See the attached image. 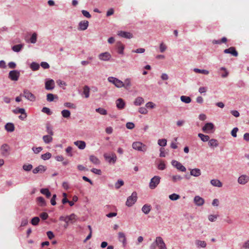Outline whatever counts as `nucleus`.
<instances>
[{
	"label": "nucleus",
	"instance_id": "f257e3e1",
	"mask_svg": "<svg viewBox=\"0 0 249 249\" xmlns=\"http://www.w3.org/2000/svg\"><path fill=\"white\" fill-rule=\"evenodd\" d=\"M132 146L134 149L139 151L145 152L147 149V146L140 142H134Z\"/></svg>",
	"mask_w": 249,
	"mask_h": 249
},
{
	"label": "nucleus",
	"instance_id": "f03ea898",
	"mask_svg": "<svg viewBox=\"0 0 249 249\" xmlns=\"http://www.w3.org/2000/svg\"><path fill=\"white\" fill-rule=\"evenodd\" d=\"M108 81L110 83L113 84L118 88H122L124 85V82L121 80L113 77H109L108 78Z\"/></svg>",
	"mask_w": 249,
	"mask_h": 249
},
{
	"label": "nucleus",
	"instance_id": "7ed1b4c3",
	"mask_svg": "<svg viewBox=\"0 0 249 249\" xmlns=\"http://www.w3.org/2000/svg\"><path fill=\"white\" fill-rule=\"evenodd\" d=\"M137 193L134 192L131 196H129L126 201V205L128 207L132 206L137 201Z\"/></svg>",
	"mask_w": 249,
	"mask_h": 249
},
{
	"label": "nucleus",
	"instance_id": "20e7f679",
	"mask_svg": "<svg viewBox=\"0 0 249 249\" xmlns=\"http://www.w3.org/2000/svg\"><path fill=\"white\" fill-rule=\"evenodd\" d=\"M160 178L159 176H155L152 178L149 183V188L151 189H155L160 183Z\"/></svg>",
	"mask_w": 249,
	"mask_h": 249
},
{
	"label": "nucleus",
	"instance_id": "39448f33",
	"mask_svg": "<svg viewBox=\"0 0 249 249\" xmlns=\"http://www.w3.org/2000/svg\"><path fill=\"white\" fill-rule=\"evenodd\" d=\"M154 243L159 249H167L163 239L160 236L156 237Z\"/></svg>",
	"mask_w": 249,
	"mask_h": 249
},
{
	"label": "nucleus",
	"instance_id": "423d86ee",
	"mask_svg": "<svg viewBox=\"0 0 249 249\" xmlns=\"http://www.w3.org/2000/svg\"><path fill=\"white\" fill-rule=\"evenodd\" d=\"M104 157L105 160L107 161L109 163H114L117 160V157L115 153H111L110 154L105 153L104 154Z\"/></svg>",
	"mask_w": 249,
	"mask_h": 249
},
{
	"label": "nucleus",
	"instance_id": "0eeeda50",
	"mask_svg": "<svg viewBox=\"0 0 249 249\" xmlns=\"http://www.w3.org/2000/svg\"><path fill=\"white\" fill-rule=\"evenodd\" d=\"M20 76V72L17 70L11 71L9 73L8 77L12 81H17Z\"/></svg>",
	"mask_w": 249,
	"mask_h": 249
},
{
	"label": "nucleus",
	"instance_id": "6e6552de",
	"mask_svg": "<svg viewBox=\"0 0 249 249\" xmlns=\"http://www.w3.org/2000/svg\"><path fill=\"white\" fill-rule=\"evenodd\" d=\"M214 129V125L212 123H207L202 127L203 132L207 133H210L213 132Z\"/></svg>",
	"mask_w": 249,
	"mask_h": 249
},
{
	"label": "nucleus",
	"instance_id": "1a4fd4ad",
	"mask_svg": "<svg viewBox=\"0 0 249 249\" xmlns=\"http://www.w3.org/2000/svg\"><path fill=\"white\" fill-rule=\"evenodd\" d=\"M23 96L30 101L33 102L36 100V96L28 89L24 90Z\"/></svg>",
	"mask_w": 249,
	"mask_h": 249
},
{
	"label": "nucleus",
	"instance_id": "9d476101",
	"mask_svg": "<svg viewBox=\"0 0 249 249\" xmlns=\"http://www.w3.org/2000/svg\"><path fill=\"white\" fill-rule=\"evenodd\" d=\"M172 164L173 166L175 167L177 169L180 171L185 172L186 170V168L178 161L175 160H173L172 161Z\"/></svg>",
	"mask_w": 249,
	"mask_h": 249
},
{
	"label": "nucleus",
	"instance_id": "9b49d317",
	"mask_svg": "<svg viewBox=\"0 0 249 249\" xmlns=\"http://www.w3.org/2000/svg\"><path fill=\"white\" fill-rule=\"evenodd\" d=\"M249 181V176L246 175H242L238 178V182L242 185H244Z\"/></svg>",
	"mask_w": 249,
	"mask_h": 249
},
{
	"label": "nucleus",
	"instance_id": "f8f14e48",
	"mask_svg": "<svg viewBox=\"0 0 249 249\" xmlns=\"http://www.w3.org/2000/svg\"><path fill=\"white\" fill-rule=\"evenodd\" d=\"M117 35L121 37L125 38L130 39L133 37V35L128 32L120 31L118 32Z\"/></svg>",
	"mask_w": 249,
	"mask_h": 249
},
{
	"label": "nucleus",
	"instance_id": "ddd939ff",
	"mask_svg": "<svg viewBox=\"0 0 249 249\" xmlns=\"http://www.w3.org/2000/svg\"><path fill=\"white\" fill-rule=\"evenodd\" d=\"M89 26V22L87 20L81 21L79 22L78 29L80 31L86 30Z\"/></svg>",
	"mask_w": 249,
	"mask_h": 249
},
{
	"label": "nucleus",
	"instance_id": "4468645a",
	"mask_svg": "<svg viewBox=\"0 0 249 249\" xmlns=\"http://www.w3.org/2000/svg\"><path fill=\"white\" fill-rule=\"evenodd\" d=\"M224 53H230L234 56H237L238 54V52L233 47H231L228 49L224 50Z\"/></svg>",
	"mask_w": 249,
	"mask_h": 249
},
{
	"label": "nucleus",
	"instance_id": "2eb2a0df",
	"mask_svg": "<svg viewBox=\"0 0 249 249\" xmlns=\"http://www.w3.org/2000/svg\"><path fill=\"white\" fill-rule=\"evenodd\" d=\"M98 57L101 60L108 61L110 59L111 56L109 53L105 52L104 53H100Z\"/></svg>",
	"mask_w": 249,
	"mask_h": 249
},
{
	"label": "nucleus",
	"instance_id": "dca6fc26",
	"mask_svg": "<svg viewBox=\"0 0 249 249\" xmlns=\"http://www.w3.org/2000/svg\"><path fill=\"white\" fill-rule=\"evenodd\" d=\"M46 169L47 168L46 166L40 165L33 170V173L34 174L43 173L46 170Z\"/></svg>",
	"mask_w": 249,
	"mask_h": 249
},
{
	"label": "nucleus",
	"instance_id": "f3484780",
	"mask_svg": "<svg viewBox=\"0 0 249 249\" xmlns=\"http://www.w3.org/2000/svg\"><path fill=\"white\" fill-rule=\"evenodd\" d=\"M54 88V82L53 80H49L45 83V89L47 90H52Z\"/></svg>",
	"mask_w": 249,
	"mask_h": 249
},
{
	"label": "nucleus",
	"instance_id": "a211bd4d",
	"mask_svg": "<svg viewBox=\"0 0 249 249\" xmlns=\"http://www.w3.org/2000/svg\"><path fill=\"white\" fill-rule=\"evenodd\" d=\"M118 239L120 242H121L124 247L126 244V239L125 237V234L122 232H119L118 233Z\"/></svg>",
	"mask_w": 249,
	"mask_h": 249
},
{
	"label": "nucleus",
	"instance_id": "6ab92c4d",
	"mask_svg": "<svg viewBox=\"0 0 249 249\" xmlns=\"http://www.w3.org/2000/svg\"><path fill=\"white\" fill-rule=\"evenodd\" d=\"M1 153L3 156H7L9 154V151L10 150V147L7 144H3L1 146Z\"/></svg>",
	"mask_w": 249,
	"mask_h": 249
},
{
	"label": "nucleus",
	"instance_id": "aec40b11",
	"mask_svg": "<svg viewBox=\"0 0 249 249\" xmlns=\"http://www.w3.org/2000/svg\"><path fill=\"white\" fill-rule=\"evenodd\" d=\"M194 202L197 206H200L204 203V200L199 196H196L194 198Z\"/></svg>",
	"mask_w": 249,
	"mask_h": 249
},
{
	"label": "nucleus",
	"instance_id": "412c9836",
	"mask_svg": "<svg viewBox=\"0 0 249 249\" xmlns=\"http://www.w3.org/2000/svg\"><path fill=\"white\" fill-rule=\"evenodd\" d=\"M116 103V106L118 108L122 109L124 107L125 103L122 98H119L118 100H117Z\"/></svg>",
	"mask_w": 249,
	"mask_h": 249
},
{
	"label": "nucleus",
	"instance_id": "4be33fe9",
	"mask_svg": "<svg viewBox=\"0 0 249 249\" xmlns=\"http://www.w3.org/2000/svg\"><path fill=\"white\" fill-rule=\"evenodd\" d=\"M74 144L80 149H84L86 147V142L84 141H77L74 142Z\"/></svg>",
	"mask_w": 249,
	"mask_h": 249
},
{
	"label": "nucleus",
	"instance_id": "5701e85b",
	"mask_svg": "<svg viewBox=\"0 0 249 249\" xmlns=\"http://www.w3.org/2000/svg\"><path fill=\"white\" fill-rule=\"evenodd\" d=\"M190 174L191 176L197 177L201 175V171L199 169L195 168L191 171Z\"/></svg>",
	"mask_w": 249,
	"mask_h": 249
},
{
	"label": "nucleus",
	"instance_id": "b1692460",
	"mask_svg": "<svg viewBox=\"0 0 249 249\" xmlns=\"http://www.w3.org/2000/svg\"><path fill=\"white\" fill-rule=\"evenodd\" d=\"M118 53L120 54L124 53V46L121 42H118L116 44Z\"/></svg>",
	"mask_w": 249,
	"mask_h": 249
},
{
	"label": "nucleus",
	"instance_id": "393cba45",
	"mask_svg": "<svg viewBox=\"0 0 249 249\" xmlns=\"http://www.w3.org/2000/svg\"><path fill=\"white\" fill-rule=\"evenodd\" d=\"M5 128L8 132H13L15 130V126L12 123H7L5 125Z\"/></svg>",
	"mask_w": 249,
	"mask_h": 249
},
{
	"label": "nucleus",
	"instance_id": "a878e982",
	"mask_svg": "<svg viewBox=\"0 0 249 249\" xmlns=\"http://www.w3.org/2000/svg\"><path fill=\"white\" fill-rule=\"evenodd\" d=\"M208 144L210 147H216L218 145V142L217 140L212 139L209 141Z\"/></svg>",
	"mask_w": 249,
	"mask_h": 249
},
{
	"label": "nucleus",
	"instance_id": "bb28decb",
	"mask_svg": "<svg viewBox=\"0 0 249 249\" xmlns=\"http://www.w3.org/2000/svg\"><path fill=\"white\" fill-rule=\"evenodd\" d=\"M89 160L94 164H99L100 163V160L96 157L93 155L89 156Z\"/></svg>",
	"mask_w": 249,
	"mask_h": 249
},
{
	"label": "nucleus",
	"instance_id": "cd10ccee",
	"mask_svg": "<svg viewBox=\"0 0 249 249\" xmlns=\"http://www.w3.org/2000/svg\"><path fill=\"white\" fill-rule=\"evenodd\" d=\"M144 102V100L143 98L141 97H138L136 98L134 103L136 106H140L141 105L143 104Z\"/></svg>",
	"mask_w": 249,
	"mask_h": 249
},
{
	"label": "nucleus",
	"instance_id": "c85d7f7f",
	"mask_svg": "<svg viewBox=\"0 0 249 249\" xmlns=\"http://www.w3.org/2000/svg\"><path fill=\"white\" fill-rule=\"evenodd\" d=\"M211 183L214 186L220 187L222 186V184L220 181V180L216 179H213L211 180Z\"/></svg>",
	"mask_w": 249,
	"mask_h": 249
},
{
	"label": "nucleus",
	"instance_id": "c756f323",
	"mask_svg": "<svg viewBox=\"0 0 249 249\" xmlns=\"http://www.w3.org/2000/svg\"><path fill=\"white\" fill-rule=\"evenodd\" d=\"M142 210L145 214H148L151 210L150 205L145 204L142 207Z\"/></svg>",
	"mask_w": 249,
	"mask_h": 249
},
{
	"label": "nucleus",
	"instance_id": "7c9ffc66",
	"mask_svg": "<svg viewBox=\"0 0 249 249\" xmlns=\"http://www.w3.org/2000/svg\"><path fill=\"white\" fill-rule=\"evenodd\" d=\"M124 85L123 87L126 89H129L131 86V79L128 78L125 79Z\"/></svg>",
	"mask_w": 249,
	"mask_h": 249
},
{
	"label": "nucleus",
	"instance_id": "2f4dec72",
	"mask_svg": "<svg viewBox=\"0 0 249 249\" xmlns=\"http://www.w3.org/2000/svg\"><path fill=\"white\" fill-rule=\"evenodd\" d=\"M44 142L46 143H49L52 142L53 138L51 135H44L43 138Z\"/></svg>",
	"mask_w": 249,
	"mask_h": 249
},
{
	"label": "nucleus",
	"instance_id": "473e14b6",
	"mask_svg": "<svg viewBox=\"0 0 249 249\" xmlns=\"http://www.w3.org/2000/svg\"><path fill=\"white\" fill-rule=\"evenodd\" d=\"M90 89L88 86H85L83 88V94L86 98L89 97Z\"/></svg>",
	"mask_w": 249,
	"mask_h": 249
},
{
	"label": "nucleus",
	"instance_id": "72a5a7b5",
	"mask_svg": "<svg viewBox=\"0 0 249 249\" xmlns=\"http://www.w3.org/2000/svg\"><path fill=\"white\" fill-rule=\"evenodd\" d=\"M180 100L182 102L186 104L190 103L191 102V98L190 97L184 95L180 97Z\"/></svg>",
	"mask_w": 249,
	"mask_h": 249
},
{
	"label": "nucleus",
	"instance_id": "f704fd0d",
	"mask_svg": "<svg viewBox=\"0 0 249 249\" xmlns=\"http://www.w3.org/2000/svg\"><path fill=\"white\" fill-rule=\"evenodd\" d=\"M198 136L200 138L201 141L204 142L209 141L210 139V137L208 135H205L201 133H199Z\"/></svg>",
	"mask_w": 249,
	"mask_h": 249
},
{
	"label": "nucleus",
	"instance_id": "c9c22d12",
	"mask_svg": "<svg viewBox=\"0 0 249 249\" xmlns=\"http://www.w3.org/2000/svg\"><path fill=\"white\" fill-rule=\"evenodd\" d=\"M194 71L196 73H202L205 75H208L209 73V71L206 70H200L197 68L194 69Z\"/></svg>",
	"mask_w": 249,
	"mask_h": 249
},
{
	"label": "nucleus",
	"instance_id": "e433bc0d",
	"mask_svg": "<svg viewBox=\"0 0 249 249\" xmlns=\"http://www.w3.org/2000/svg\"><path fill=\"white\" fill-rule=\"evenodd\" d=\"M196 244L198 247L205 248L206 246V243L204 241L196 240Z\"/></svg>",
	"mask_w": 249,
	"mask_h": 249
},
{
	"label": "nucleus",
	"instance_id": "4c0bfd02",
	"mask_svg": "<svg viewBox=\"0 0 249 249\" xmlns=\"http://www.w3.org/2000/svg\"><path fill=\"white\" fill-rule=\"evenodd\" d=\"M41 193L42 194L45 195L47 198H49L51 196V193L50 192L49 190L48 189H41L40 190Z\"/></svg>",
	"mask_w": 249,
	"mask_h": 249
},
{
	"label": "nucleus",
	"instance_id": "58836bf2",
	"mask_svg": "<svg viewBox=\"0 0 249 249\" xmlns=\"http://www.w3.org/2000/svg\"><path fill=\"white\" fill-rule=\"evenodd\" d=\"M76 215L74 213H72L70 215L66 216V219L68 220V223L69 221H72L73 220L75 221L76 220Z\"/></svg>",
	"mask_w": 249,
	"mask_h": 249
},
{
	"label": "nucleus",
	"instance_id": "ea45409f",
	"mask_svg": "<svg viewBox=\"0 0 249 249\" xmlns=\"http://www.w3.org/2000/svg\"><path fill=\"white\" fill-rule=\"evenodd\" d=\"M61 114L63 117L68 118L70 117L71 112L68 110L64 109L61 111Z\"/></svg>",
	"mask_w": 249,
	"mask_h": 249
},
{
	"label": "nucleus",
	"instance_id": "a19ab883",
	"mask_svg": "<svg viewBox=\"0 0 249 249\" xmlns=\"http://www.w3.org/2000/svg\"><path fill=\"white\" fill-rule=\"evenodd\" d=\"M57 98V96L56 95H54L52 93H48L47 95V100L48 102H52L53 101L54 98Z\"/></svg>",
	"mask_w": 249,
	"mask_h": 249
},
{
	"label": "nucleus",
	"instance_id": "79ce46f5",
	"mask_svg": "<svg viewBox=\"0 0 249 249\" xmlns=\"http://www.w3.org/2000/svg\"><path fill=\"white\" fill-rule=\"evenodd\" d=\"M160 162L158 165V168L160 170H163L166 168V165L163 161L160 160Z\"/></svg>",
	"mask_w": 249,
	"mask_h": 249
},
{
	"label": "nucleus",
	"instance_id": "37998d69",
	"mask_svg": "<svg viewBox=\"0 0 249 249\" xmlns=\"http://www.w3.org/2000/svg\"><path fill=\"white\" fill-rule=\"evenodd\" d=\"M23 47V45L22 44H18L16 45H14L12 47V50L13 51L16 52H19L21 48Z\"/></svg>",
	"mask_w": 249,
	"mask_h": 249
},
{
	"label": "nucleus",
	"instance_id": "c03bdc74",
	"mask_svg": "<svg viewBox=\"0 0 249 249\" xmlns=\"http://www.w3.org/2000/svg\"><path fill=\"white\" fill-rule=\"evenodd\" d=\"M13 112L15 114L20 113L21 114H24L25 112V110L24 108H16L13 110Z\"/></svg>",
	"mask_w": 249,
	"mask_h": 249
},
{
	"label": "nucleus",
	"instance_id": "a18cd8bd",
	"mask_svg": "<svg viewBox=\"0 0 249 249\" xmlns=\"http://www.w3.org/2000/svg\"><path fill=\"white\" fill-rule=\"evenodd\" d=\"M30 68L33 71H36L38 70L39 68V65L38 64L36 63V62H33L31 63L30 65Z\"/></svg>",
	"mask_w": 249,
	"mask_h": 249
},
{
	"label": "nucleus",
	"instance_id": "49530a36",
	"mask_svg": "<svg viewBox=\"0 0 249 249\" xmlns=\"http://www.w3.org/2000/svg\"><path fill=\"white\" fill-rule=\"evenodd\" d=\"M39 221L40 219L38 217H34L31 220V224L34 226H36L38 225Z\"/></svg>",
	"mask_w": 249,
	"mask_h": 249
},
{
	"label": "nucleus",
	"instance_id": "de8ad7c7",
	"mask_svg": "<svg viewBox=\"0 0 249 249\" xmlns=\"http://www.w3.org/2000/svg\"><path fill=\"white\" fill-rule=\"evenodd\" d=\"M37 201L38 203L41 206H45L46 204L45 200H44V198L40 196V197H37Z\"/></svg>",
	"mask_w": 249,
	"mask_h": 249
},
{
	"label": "nucleus",
	"instance_id": "09e8293b",
	"mask_svg": "<svg viewBox=\"0 0 249 249\" xmlns=\"http://www.w3.org/2000/svg\"><path fill=\"white\" fill-rule=\"evenodd\" d=\"M169 198L172 200H177L178 199L180 196L179 195L176 194H173L172 195H169Z\"/></svg>",
	"mask_w": 249,
	"mask_h": 249
},
{
	"label": "nucleus",
	"instance_id": "8fccbe9b",
	"mask_svg": "<svg viewBox=\"0 0 249 249\" xmlns=\"http://www.w3.org/2000/svg\"><path fill=\"white\" fill-rule=\"evenodd\" d=\"M96 111L99 113H100L101 115H107V111L106 109H105L103 108H98L96 109Z\"/></svg>",
	"mask_w": 249,
	"mask_h": 249
},
{
	"label": "nucleus",
	"instance_id": "3c124183",
	"mask_svg": "<svg viewBox=\"0 0 249 249\" xmlns=\"http://www.w3.org/2000/svg\"><path fill=\"white\" fill-rule=\"evenodd\" d=\"M52 154L50 152H47L41 155V158L44 160H49L51 158Z\"/></svg>",
	"mask_w": 249,
	"mask_h": 249
},
{
	"label": "nucleus",
	"instance_id": "603ef678",
	"mask_svg": "<svg viewBox=\"0 0 249 249\" xmlns=\"http://www.w3.org/2000/svg\"><path fill=\"white\" fill-rule=\"evenodd\" d=\"M182 179V178L179 175L173 176L172 177V181L174 182H176L178 181H180Z\"/></svg>",
	"mask_w": 249,
	"mask_h": 249
},
{
	"label": "nucleus",
	"instance_id": "864d4df0",
	"mask_svg": "<svg viewBox=\"0 0 249 249\" xmlns=\"http://www.w3.org/2000/svg\"><path fill=\"white\" fill-rule=\"evenodd\" d=\"M33 168V166L32 164H24L23 165V169L24 170L26 171H31Z\"/></svg>",
	"mask_w": 249,
	"mask_h": 249
},
{
	"label": "nucleus",
	"instance_id": "5fc2aeb1",
	"mask_svg": "<svg viewBox=\"0 0 249 249\" xmlns=\"http://www.w3.org/2000/svg\"><path fill=\"white\" fill-rule=\"evenodd\" d=\"M158 144L161 146H165L167 143V141L165 139H159L158 140Z\"/></svg>",
	"mask_w": 249,
	"mask_h": 249
},
{
	"label": "nucleus",
	"instance_id": "6e6d98bb",
	"mask_svg": "<svg viewBox=\"0 0 249 249\" xmlns=\"http://www.w3.org/2000/svg\"><path fill=\"white\" fill-rule=\"evenodd\" d=\"M220 71H223V72L221 73V76L223 78H225L228 76L229 74V72L226 70V69L224 67H222L220 68Z\"/></svg>",
	"mask_w": 249,
	"mask_h": 249
},
{
	"label": "nucleus",
	"instance_id": "4d7b16f0",
	"mask_svg": "<svg viewBox=\"0 0 249 249\" xmlns=\"http://www.w3.org/2000/svg\"><path fill=\"white\" fill-rule=\"evenodd\" d=\"M37 34L34 33L30 38V42L32 43H35L36 42Z\"/></svg>",
	"mask_w": 249,
	"mask_h": 249
},
{
	"label": "nucleus",
	"instance_id": "13d9d810",
	"mask_svg": "<svg viewBox=\"0 0 249 249\" xmlns=\"http://www.w3.org/2000/svg\"><path fill=\"white\" fill-rule=\"evenodd\" d=\"M46 129L47 133L51 136H53V131L52 127L49 124H47L46 126Z\"/></svg>",
	"mask_w": 249,
	"mask_h": 249
},
{
	"label": "nucleus",
	"instance_id": "bf43d9fd",
	"mask_svg": "<svg viewBox=\"0 0 249 249\" xmlns=\"http://www.w3.org/2000/svg\"><path fill=\"white\" fill-rule=\"evenodd\" d=\"M218 217V215L210 214L208 216V219L209 221L211 222H214L216 220Z\"/></svg>",
	"mask_w": 249,
	"mask_h": 249
},
{
	"label": "nucleus",
	"instance_id": "052dcab7",
	"mask_svg": "<svg viewBox=\"0 0 249 249\" xmlns=\"http://www.w3.org/2000/svg\"><path fill=\"white\" fill-rule=\"evenodd\" d=\"M124 184V181L122 180H118V181L115 183V188L118 189L121 186H123Z\"/></svg>",
	"mask_w": 249,
	"mask_h": 249
},
{
	"label": "nucleus",
	"instance_id": "680f3d73",
	"mask_svg": "<svg viewBox=\"0 0 249 249\" xmlns=\"http://www.w3.org/2000/svg\"><path fill=\"white\" fill-rule=\"evenodd\" d=\"M139 112L142 114H146L148 113V110L145 107H141L139 109Z\"/></svg>",
	"mask_w": 249,
	"mask_h": 249
},
{
	"label": "nucleus",
	"instance_id": "e2e57ef3",
	"mask_svg": "<svg viewBox=\"0 0 249 249\" xmlns=\"http://www.w3.org/2000/svg\"><path fill=\"white\" fill-rule=\"evenodd\" d=\"M64 106L67 107L71 108H75L76 106L75 105L71 103L67 102L64 104Z\"/></svg>",
	"mask_w": 249,
	"mask_h": 249
},
{
	"label": "nucleus",
	"instance_id": "0e129e2a",
	"mask_svg": "<svg viewBox=\"0 0 249 249\" xmlns=\"http://www.w3.org/2000/svg\"><path fill=\"white\" fill-rule=\"evenodd\" d=\"M145 107L147 108H154L155 107L156 105L152 102H149L146 104Z\"/></svg>",
	"mask_w": 249,
	"mask_h": 249
},
{
	"label": "nucleus",
	"instance_id": "69168bd1",
	"mask_svg": "<svg viewBox=\"0 0 249 249\" xmlns=\"http://www.w3.org/2000/svg\"><path fill=\"white\" fill-rule=\"evenodd\" d=\"M32 150L35 154H38L42 150V147L40 146L38 147H33Z\"/></svg>",
	"mask_w": 249,
	"mask_h": 249
},
{
	"label": "nucleus",
	"instance_id": "338daca9",
	"mask_svg": "<svg viewBox=\"0 0 249 249\" xmlns=\"http://www.w3.org/2000/svg\"><path fill=\"white\" fill-rule=\"evenodd\" d=\"M42 111L44 113H46L48 115H51L52 112L51 111L50 108L47 107H44L42 109Z\"/></svg>",
	"mask_w": 249,
	"mask_h": 249
},
{
	"label": "nucleus",
	"instance_id": "774afa93",
	"mask_svg": "<svg viewBox=\"0 0 249 249\" xmlns=\"http://www.w3.org/2000/svg\"><path fill=\"white\" fill-rule=\"evenodd\" d=\"M126 127L127 129H132L135 127V125L133 123L128 122L126 124Z\"/></svg>",
	"mask_w": 249,
	"mask_h": 249
}]
</instances>
